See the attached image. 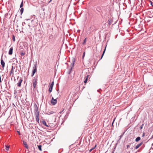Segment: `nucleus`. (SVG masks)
<instances>
[{
	"mask_svg": "<svg viewBox=\"0 0 153 153\" xmlns=\"http://www.w3.org/2000/svg\"><path fill=\"white\" fill-rule=\"evenodd\" d=\"M52 0H50V1H49V2H51V1H52Z\"/></svg>",
	"mask_w": 153,
	"mask_h": 153,
	"instance_id": "36",
	"label": "nucleus"
},
{
	"mask_svg": "<svg viewBox=\"0 0 153 153\" xmlns=\"http://www.w3.org/2000/svg\"><path fill=\"white\" fill-rule=\"evenodd\" d=\"M37 70L36 68V64H35L34 65V66L33 67V70L32 71V74L31 75V76H33L34 75L35 73L36 72V71Z\"/></svg>",
	"mask_w": 153,
	"mask_h": 153,
	"instance_id": "3",
	"label": "nucleus"
},
{
	"mask_svg": "<svg viewBox=\"0 0 153 153\" xmlns=\"http://www.w3.org/2000/svg\"><path fill=\"white\" fill-rule=\"evenodd\" d=\"M150 3L151 4L152 6H153V5H152V1H150Z\"/></svg>",
	"mask_w": 153,
	"mask_h": 153,
	"instance_id": "30",
	"label": "nucleus"
},
{
	"mask_svg": "<svg viewBox=\"0 0 153 153\" xmlns=\"http://www.w3.org/2000/svg\"><path fill=\"white\" fill-rule=\"evenodd\" d=\"M54 84L53 81L51 84L49 86L48 91L49 93H51L52 91V89Z\"/></svg>",
	"mask_w": 153,
	"mask_h": 153,
	"instance_id": "4",
	"label": "nucleus"
},
{
	"mask_svg": "<svg viewBox=\"0 0 153 153\" xmlns=\"http://www.w3.org/2000/svg\"><path fill=\"white\" fill-rule=\"evenodd\" d=\"M145 134L144 133H143V137H144L145 136Z\"/></svg>",
	"mask_w": 153,
	"mask_h": 153,
	"instance_id": "31",
	"label": "nucleus"
},
{
	"mask_svg": "<svg viewBox=\"0 0 153 153\" xmlns=\"http://www.w3.org/2000/svg\"><path fill=\"white\" fill-rule=\"evenodd\" d=\"M86 38L83 41V42L82 43L83 45H84L85 44V43L86 42Z\"/></svg>",
	"mask_w": 153,
	"mask_h": 153,
	"instance_id": "22",
	"label": "nucleus"
},
{
	"mask_svg": "<svg viewBox=\"0 0 153 153\" xmlns=\"http://www.w3.org/2000/svg\"><path fill=\"white\" fill-rule=\"evenodd\" d=\"M42 123L44 125H45V126H46L47 127H48L49 126H48V125H47V124L46 123V122H45V120H43L42 121Z\"/></svg>",
	"mask_w": 153,
	"mask_h": 153,
	"instance_id": "12",
	"label": "nucleus"
},
{
	"mask_svg": "<svg viewBox=\"0 0 153 153\" xmlns=\"http://www.w3.org/2000/svg\"><path fill=\"white\" fill-rule=\"evenodd\" d=\"M143 124L142 125L140 126V129H141L142 128H143Z\"/></svg>",
	"mask_w": 153,
	"mask_h": 153,
	"instance_id": "28",
	"label": "nucleus"
},
{
	"mask_svg": "<svg viewBox=\"0 0 153 153\" xmlns=\"http://www.w3.org/2000/svg\"><path fill=\"white\" fill-rule=\"evenodd\" d=\"M12 39H13V40L14 41H15V36H14V35H13V36Z\"/></svg>",
	"mask_w": 153,
	"mask_h": 153,
	"instance_id": "24",
	"label": "nucleus"
},
{
	"mask_svg": "<svg viewBox=\"0 0 153 153\" xmlns=\"http://www.w3.org/2000/svg\"><path fill=\"white\" fill-rule=\"evenodd\" d=\"M85 55V52H84L83 53V55L82 56V58H83Z\"/></svg>",
	"mask_w": 153,
	"mask_h": 153,
	"instance_id": "25",
	"label": "nucleus"
},
{
	"mask_svg": "<svg viewBox=\"0 0 153 153\" xmlns=\"http://www.w3.org/2000/svg\"><path fill=\"white\" fill-rule=\"evenodd\" d=\"M22 78H20L19 79V80L17 84L18 86L19 87H21V83L22 82Z\"/></svg>",
	"mask_w": 153,
	"mask_h": 153,
	"instance_id": "7",
	"label": "nucleus"
},
{
	"mask_svg": "<svg viewBox=\"0 0 153 153\" xmlns=\"http://www.w3.org/2000/svg\"><path fill=\"white\" fill-rule=\"evenodd\" d=\"M112 22V20L111 19L109 20L108 21V23L109 25H111Z\"/></svg>",
	"mask_w": 153,
	"mask_h": 153,
	"instance_id": "19",
	"label": "nucleus"
},
{
	"mask_svg": "<svg viewBox=\"0 0 153 153\" xmlns=\"http://www.w3.org/2000/svg\"><path fill=\"white\" fill-rule=\"evenodd\" d=\"M23 6V1L22 0L20 5V8H22Z\"/></svg>",
	"mask_w": 153,
	"mask_h": 153,
	"instance_id": "21",
	"label": "nucleus"
},
{
	"mask_svg": "<svg viewBox=\"0 0 153 153\" xmlns=\"http://www.w3.org/2000/svg\"><path fill=\"white\" fill-rule=\"evenodd\" d=\"M143 143V141L141 142L140 143L137 144L135 147V149H137Z\"/></svg>",
	"mask_w": 153,
	"mask_h": 153,
	"instance_id": "8",
	"label": "nucleus"
},
{
	"mask_svg": "<svg viewBox=\"0 0 153 153\" xmlns=\"http://www.w3.org/2000/svg\"><path fill=\"white\" fill-rule=\"evenodd\" d=\"M130 145H131V144H130V145H127L126 146H127V149H128V148L130 147Z\"/></svg>",
	"mask_w": 153,
	"mask_h": 153,
	"instance_id": "26",
	"label": "nucleus"
},
{
	"mask_svg": "<svg viewBox=\"0 0 153 153\" xmlns=\"http://www.w3.org/2000/svg\"><path fill=\"white\" fill-rule=\"evenodd\" d=\"M25 53L24 52H22L21 53V55L22 56H24L25 55Z\"/></svg>",
	"mask_w": 153,
	"mask_h": 153,
	"instance_id": "23",
	"label": "nucleus"
},
{
	"mask_svg": "<svg viewBox=\"0 0 153 153\" xmlns=\"http://www.w3.org/2000/svg\"><path fill=\"white\" fill-rule=\"evenodd\" d=\"M105 48H105V49H104V51L103 52V53H102V55L101 56V58H100L101 59L102 58V57H103V55L104 54V53H105Z\"/></svg>",
	"mask_w": 153,
	"mask_h": 153,
	"instance_id": "20",
	"label": "nucleus"
},
{
	"mask_svg": "<svg viewBox=\"0 0 153 153\" xmlns=\"http://www.w3.org/2000/svg\"><path fill=\"white\" fill-rule=\"evenodd\" d=\"M122 135H121L120 136V137H122Z\"/></svg>",
	"mask_w": 153,
	"mask_h": 153,
	"instance_id": "37",
	"label": "nucleus"
},
{
	"mask_svg": "<svg viewBox=\"0 0 153 153\" xmlns=\"http://www.w3.org/2000/svg\"><path fill=\"white\" fill-rule=\"evenodd\" d=\"M88 75L87 76H86L85 77V79L84 80V82L85 83H86L87 82V80H88Z\"/></svg>",
	"mask_w": 153,
	"mask_h": 153,
	"instance_id": "17",
	"label": "nucleus"
},
{
	"mask_svg": "<svg viewBox=\"0 0 153 153\" xmlns=\"http://www.w3.org/2000/svg\"><path fill=\"white\" fill-rule=\"evenodd\" d=\"M13 47H11L9 51V54L10 55H11L13 53Z\"/></svg>",
	"mask_w": 153,
	"mask_h": 153,
	"instance_id": "9",
	"label": "nucleus"
},
{
	"mask_svg": "<svg viewBox=\"0 0 153 153\" xmlns=\"http://www.w3.org/2000/svg\"><path fill=\"white\" fill-rule=\"evenodd\" d=\"M10 75H11L12 74H13L12 75V76L13 77V66H12V68L11 69L10 71Z\"/></svg>",
	"mask_w": 153,
	"mask_h": 153,
	"instance_id": "11",
	"label": "nucleus"
},
{
	"mask_svg": "<svg viewBox=\"0 0 153 153\" xmlns=\"http://www.w3.org/2000/svg\"><path fill=\"white\" fill-rule=\"evenodd\" d=\"M100 8V7H98V8H97V9H99V10H100V8Z\"/></svg>",
	"mask_w": 153,
	"mask_h": 153,
	"instance_id": "35",
	"label": "nucleus"
},
{
	"mask_svg": "<svg viewBox=\"0 0 153 153\" xmlns=\"http://www.w3.org/2000/svg\"><path fill=\"white\" fill-rule=\"evenodd\" d=\"M96 146H97V145H96L94 147H93L91 149V150H93L96 147Z\"/></svg>",
	"mask_w": 153,
	"mask_h": 153,
	"instance_id": "27",
	"label": "nucleus"
},
{
	"mask_svg": "<svg viewBox=\"0 0 153 153\" xmlns=\"http://www.w3.org/2000/svg\"><path fill=\"white\" fill-rule=\"evenodd\" d=\"M34 113L35 116L36 121L38 123H39V112L38 108L36 105L34 109Z\"/></svg>",
	"mask_w": 153,
	"mask_h": 153,
	"instance_id": "1",
	"label": "nucleus"
},
{
	"mask_svg": "<svg viewBox=\"0 0 153 153\" xmlns=\"http://www.w3.org/2000/svg\"><path fill=\"white\" fill-rule=\"evenodd\" d=\"M24 11V8H22L20 10V12H21V15H22V13H23Z\"/></svg>",
	"mask_w": 153,
	"mask_h": 153,
	"instance_id": "16",
	"label": "nucleus"
},
{
	"mask_svg": "<svg viewBox=\"0 0 153 153\" xmlns=\"http://www.w3.org/2000/svg\"><path fill=\"white\" fill-rule=\"evenodd\" d=\"M140 137H138L136 138L135 141L136 142H137L140 140Z\"/></svg>",
	"mask_w": 153,
	"mask_h": 153,
	"instance_id": "14",
	"label": "nucleus"
},
{
	"mask_svg": "<svg viewBox=\"0 0 153 153\" xmlns=\"http://www.w3.org/2000/svg\"><path fill=\"white\" fill-rule=\"evenodd\" d=\"M57 91H59V89H58V90H57Z\"/></svg>",
	"mask_w": 153,
	"mask_h": 153,
	"instance_id": "38",
	"label": "nucleus"
},
{
	"mask_svg": "<svg viewBox=\"0 0 153 153\" xmlns=\"http://www.w3.org/2000/svg\"><path fill=\"white\" fill-rule=\"evenodd\" d=\"M42 146L41 145H39L38 146V149L40 150V151H41L42 150Z\"/></svg>",
	"mask_w": 153,
	"mask_h": 153,
	"instance_id": "18",
	"label": "nucleus"
},
{
	"mask_svg": "<svg viewBox=\"0 0 153 153\" xmlns=\"http://www.w3.org/2000/svg\"><path fill=\"white\" fill-rule=\"evenodd\" d=\"M74 62H75V59H73V62L71 63V69H72L74 67Z\"/></svg>",
	"mask_w": 153,
	"mask_h": 153,
	"instance_id": "13",
	"label": "nucleus"
},
{
	"mask_svg": "<svg viewBox=\"0 0 153 153\" xmlns=\"http://www.w3.org/2000/svg\"><path fill=\"white\" fill-rule=\"evenodd\" d=\"M92 150H91V149H90L89 150V152H91L92 151Z\"/></svg>",
	"mask_w": 153,
	"mask_h": 153,
	"instance_id": "33",
	"label": "nucleus"
},
{
	"mask_svg": "<svg viewBox=\"0 0 153 153\" xmlns=\"http://www.w3.org/2000/svg\"><path fill=\"white\" fill-rule=\"evenodd\" d=\"M23 144H24L25 147L27 149H28V146L27 144V143L24 141H23Z\"/></svg>",
	"mask_w": 153,
	"mask_h": 153,
	"instance_id": "10",
	"label": "nucleus"
},
{
	"mask_svg": "<svg viewBox=\"0 0 153 153\" xmlns=\"http://www.w3.org/2000/svg\"><path fill=\"white\" fill-rule=\"evenodd\" d=\"M57 102L56 99H54L53 98V97H52L51 100V102L52 105H55L56 103Z\"/></svg>",
	"mask_w": 153,
	"mask_h": 153,
	"instance_id": "5",
	"label": "nucleus"
},
{
	"mask_svg": "<svg viewBox=\"0 0 153 153\" xmlns=\"http://www.w3.org/2000/svg\"><path fill=\"white\" fill-rule=\"evenodd\" d=\"M33 86L35 88L37 83V77H34L33 80Z\"/></svg>",
	"mask_w": 153,
	"mask_h": 153,
	"instance_id": "2",
	"label": "nucleus"
},
{
	"mask_svg": "<svg viewBox=\"0 0 153 153\" xmlns=\"http://www.w3.org/2000/svg\"><path fill=\"white\" fill-rule=\"evenodd\" d=\"M115 120V118H114V120H113V122H112V125H113V123H114V121Z\"/></svg>",
	"mask_w": 153,
	"mask_h": 153,
	"instance_id": "29",
	"label": "nucleus"
},
{
	"mask_svg": "<svg viewBox=\"0 0 153 153\" xmlns=\"http://www.w3.org/2000/svg\"><path fill=\"white\" fill-rule=\"evenodd\" d=\"M53 113V112L52 111L50 112V114H52Z\"/></svg>",
	"mask_w": 153,
	"mask_h": 153,
	"instance_id": "32",
	"label": "nucleus"
},
{
	"mask_svg": "<svg viewBox=\"0 0 153 153\" xmlns=\"http://www.w3.org/2000/svg\"><path fill=\"white\" fill-rule=\"evenodd\" d=\"M2 55L1 56V63L2 65V67L4 68L5 66V63L3 60L2 59Z\"/></svg>",
	"mask_w": 153,
	"mask_h": 153,
	"instance_id": "6",
	"label": "nucleus"
},
{
	"mask_svg": "<svg viewBox=\"0 0 153 153\" xmlns=\"http://www.w3.org/2000/svg\"><path fill=\"white\" fill-rule=\"evenodd\" d=\"M153 138V135L152 136V137L151 138V139H152Z\"/></svg>",
	"mask_w": 153,
	"mask_h": 153,
	"instance_id": "34",
	"label": "nucleus"
},
{
	"mask_svg": "<svg viewBox=\"0 0 153 153\" xmlns=\"http://www.w3.org/2000/svg\"><path fill=\"white\" fill-rule=\"evenodd\" d=\"M10 147L9 146H8V145H5V149L7 151L9 149V148Z\"/></svg>",
	"mask_w": 153,
	"mask_h": 153,
	"instance_id": "15",
	"label": "nucleus"
}]
</instances>
